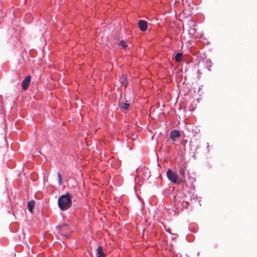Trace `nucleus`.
Segmentation results:
<instances>
[{
	"label": "nucleus",
	"instance_id": "f257e3e1",
	"mask_svg": "<svg viewBox=\"0 0 257 257\" xmlns=\"http://www.w3.org/2000/svg\"><path fill=\"white\" fill-rule=\"evenodd\" d=\"M72 203V195L69 193L60 196L58 198V206L62 211L68 209L71 206Z\"/></svg>",
	"mask_w": 257,
	"mask_h": 257
},
{
	"label": "nucleus",
	"instance_id": "f03ea898",
	"mask_svg": "<svg viewBox=\"0 0 257 257\" xmlns=\"http://www.w3.org/2000/svg\"><path fill=\"white\" fill-rule=\"evenodd\" d=\"M167 177L171 182L179 185L184 183L182 179L179 177V175L171 169H168L167 172Z\"/></svg>",
	"mask_w": 257,
	"mask_h": 257
},
{
	"label": "nucleus",
	"instance_id": "7ed1b4c3",
	"mask_svg": "<svg viewBox=\"0 0 257 257\" xmlns=\"http://www.w3.org/2000/svg\"><path fill=\"white\" fill-rule=\"evenodd\" d=\"M59 233L62 236L68 237L70 234L71 229L70 226L66 224H64L57 227Z\"/></svg>",
	"mask_w": 257,
	"mask_h": 257
},
{
	"label": "nucleus",
	"instance_id": "20e7f679",
	"mask_svg": "<svg viewBox=\"0 0 257 257\" xmlns=\"http://www.w3.org/2000/svg\"><path fill=\"white\" fill-rule=\"evenodd\" d=\"M187 165L184 163L183 164H179L178 172L179 177L182 179L184 183L186 182L185 172L186 170Z\"/></svg>",
	"mask_w": 257,
	"mask_h": 257
},
{
	"label": "nucleus",
	"instance_id": "39448f33",
	"mask_svg": "<svg viewBox=\"0 0 257 257\" xmlns=\"http://www.w3.org/2000/svg\"><path fill=\"white\" fill-rule=\"evenodd\" d=\"M31 76L28 75L23 81L22 86L24 90H25L28 88V87L31 81Z\"/></svg>",
	"mask_w": 257,
	"mask_h": 257
},
{
	"label": "nucleus",
	"instance_id": "423d86ee",
	"mask_svg": "<svg viewBox=\"0 0 257 257\" xmlns=\"http://www.w3.org/2000/svg\"><path fill=\"white\" fill-rule=\"evenodd\" d=\"M180 133L179 131L174 130L172 131L170 133V137L171 139L175 142L177 138L180 137Z\"/></svg>",
	"mask_w": 257,
	"mask_h": 257
},
{
	"label": "nucleus",
	"instance_id": "0eeeda50",
	"mask_svg": "<svg viewBox=\"0 0 257 257\" xmlns=\"http://www.w3.org/2000/svg\"><path fill=\"white\" fill-rule=\"evenodd\" d=\"M138 25L140 30L142 32H145L148 28L147 22L144 20H140L138 22Z\"/></svg>",
	"mask_w": 257,
	"mask_h": 257
},
{
	"label": "nucleus",
	"instance_id": "6e6552de",
	"mask_svg": "<svg viewBox=\"0 0 257 257\" xmlns=\"http://www.w3.org/2000/svg\"><path fill=\"white\" fill-rule=\"evenodd\" d=\"M97 257H105V254L103 252V248L101 246H99L97 249Z\"/></svg>",
	"mask_w": 257,
	"mask_h": 257
},
{
	"label": "nucleus",
	"instance_id": "1a4fd4ad",
	"mask_svg": "<svg viewBox=\"0 0 257 257\" xmlns=\"http://www.w3.org/2000/svg\"><path fill=\"white\" fill-rule=\"evenodd\" d=\"M119 81L120 83L121 84V85H123L125 88L126 87L127 85V81L124 75H122L121 77L119 78Z\"/></svg>",
	"mask_w": 257,
	"mask_h": 257
},
{
	"label": "nucleus",
	"instance_id": "9d476101",
	"mask_svg": "<svg viewBox=\"0 0 257 257\" xmlns=\"http://www.w3.org/2000/svg\"><path fill=\"white\" fill-rule=\"evenodd\" d=\"M119 106L121 109H123L124 110H127L129 108L130 106V104L128 103L121 102L119 103Z\"/></svg>",
	"mask_w": 257,
	"mask_h": 257
},
{
	"label": "nucleus",
	"instance_id": "9b49d317",
	"mask_svg": "<svg viewBox=\"0 0 257 257\" xmlns=\"http://www.w3.org/2000/svg\"><path fill=\"white\" fill-rule=\"evenodd\" d=\"M35 206V201L34 200H32L31 201H29L28 203V207L29 210L31 212H33V209L34 208V207Z\"/></svg>",
	"mask_w": 257,
	"mask_h": 257
},
{
	"label": "nucleus",
	"instance_id": "f8f14e48",
	"mask_svg": "<svg viewBox=\"0 0 257 257\" xmlns=\"http://www.w3.org/2000/svg\"><path fill=\"white\" fill-rule=\"evenodd\" d=\"M183 54L182 53H177L175 56V59L177 62H180L183 57Z\"/></svg>",
	"mask_w": 257,
	"mask_h": 257
},
{
	"label": "nucleus",
	"instance_id": "ddd939ff",
	"mask_svg": "<svg viewBox=\"0 0 257 257\" xmlns=\"http://www.w3.org/2000/svg\"><path fill=\"white\" fill-rule=\"evenodd\" d=\"M119 45H121L124 49H125L127 47V44L125 41H121L119 43Z\"/></svg>",
	"mask_w": 257,
	"mask_h": 257
},
{
	"label": "nucleus",
	"instance_id": "4468645a",
	"mask_svg": "<svg viewBox=\"0 0 257 257\" xmlns=\"http://www.w3.org/2000/svg\"><path fill=\"white\" fill-rule=\"evenodd\" d=\"M57 175L59 179L58 183L59 185H61L62 184V176L60 173H58Z\"/></svg>",
	"mask_w": 257,
	"mask_h": 257
},
{
	"label": "nucleus",
	"instance_id": "2eb2a0df",
	"mask_svg": "<svg viewBox=\"0 0 257 257\" xmlns=\"http://www.w3.org/2000/svg\"><path fill=\"white\" fill-rule=\"evenodd\" d=\"M2 96V95H0V99H1Z\"/></svg>",
	"mask_w": 257,
	"mask_h": 257
}]
</instances>
